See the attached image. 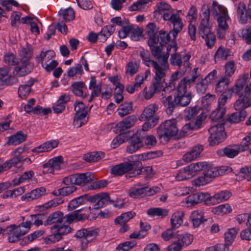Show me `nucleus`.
<instances>
[{"label": "nucleus", "instance_id": "c85d7f7f", "mask_svg": "<svg viewBox=\"0 0 251 251\" xmlns=\"http://www.w3.org/2000/svg\"><path fill=\"white\" fill-rule=\"evenodd\" d=\"M72 91L76 96L81 97L83 99L87 96V94H83V90L86 89L85 84L82 81L73 82L71 85Z\"/></svg>", "mask_w": 251, "mask_h": 251}, {"label": "nucleus", "instance_id": "bf43d9fd", "mask_svg": "<svg viewBox=\"0 0 251 251\" xmlns=\"http://www.w3.org/2000/svg\"><path fill=\"white\" fill-rule=\"evenodd\" d=\"M232 211V208L229 204H221L215 207L213 212L214 214L218 215H222L230 213Z\"/></svg>", "mask_w": 251, "mask_h": 251}, {"label": "nucleus", "instance_id": "5fc2aeb1", "mask_svg": "<svg viewBox=\"0 0 251 251\" xmlns=\"http://www.w3.org/2000/svg\"><path fill=\"white\" fill-rule=\"evenodd\" d=\"M212 12L213 14L217 17L227 14L226 8L224 6L218 4L215 0L212 2Z\"/></svg>", "mask_w": 251, "mask_h": 251}, {"label": "nucleus", "instance_id": "9d476101", "mask_svg": "<svg viewBox=\"0 0 251 251\" xmlns=\"http://www.w3.org/2000/svg\"><path fill=\"white\" fill-rule=\"evenodd\" d=\"M191 55L186 54L184 56H181L178 53H175L170 57V61L171 64L175 66H177L179 69H187L190 66L189 60Z\"/></svg>", "mask_w": 251, "mask_h": 251}, {"label": "nucleus", "instance_id": "1a4fd4ad", "mask_svg": "<svg viewBox=\"0 0 251 251\" xmlns=\"http://www.w3.org/2000/svg\"><path fill=\"white\" fill-rule=\"evenodd\" d=\"M142 128L135 133L130 139V144L126 147V151L133 153L143 146V140L145 137V132Z\"/></svg>", "mask_w": 251, "mask_h": 251}, {"label": "nucleus", "instance_id": "37998d69", "mask_svg": "<svg viewBox=\"0 0 251 251\" xmlns=\"http://www.w3.org/2000/svg\"><path fill=\"white\" fill-rule=\"evenodd\" d=\"M104 157V153L101 151H94L84 155L83 158L88 162L98 161Z\"/></svg>", "mask_w": 251, "mask_h": 251}, {"label": "nucleus", "instance_id": "2f4dec72", "mask_svg": "<svg viewBox=\"0 0 251 251\" xmlns=\"http://www.w3.org/2000/svg\"><path fill=\"white\" fill-rule=\"evenodd\" d=\"M152 168L151 167H147L146 168H143L142 167V164L141 162H140V165L137 166L136 164L135 166L133 168L132 171L126 174V178H129L131 177H135L138 175L142 174L145 172L151 171Z\"/></svg>", "mask_w": 251, "mask_h": 251}, {"label": "nucleus", "instance_id": "5701e85b", "mask_svg": "<svg viewBox=\"0 0 251 251\" xmlns=\"http://www.w3.org/2000/svg\"><path fill=\"white\" fill-rule=\"evenodd\" d=\"M163 97L160 99L161 102L166 107V111L168 114H172L175 108L177 107L176 102L175 101V97L173 98L172 95L164 96L162 93Z\"/></svg>", "mask_w": 251, "mask_h": 251}, {"label": "nucleus", "instance_id": "412c9836", "mask_svg": "<svg viewBox=\"0 0 251 251\" xmlns=\"http://www.w3.org/2000/svg\"><path fill=\"white\" fill-rule=\"evenodd\" d=\"M89 89L92 90L88 100L89 102H91L95 97H98L101 93V83L100 82L97 83L95 76H91L90 77Z\"/></svg>", "mask_w": 251, "mask_h": 251}, {"label": "nucleus", "instance_id": "864d4df0", "mask_svg": "<svg viewBox=\"0 0 251 251\" xmlns=\"http://www.w3.org/2000/svg\"><path fill=\"white\" fill-rule=\"evenodd\" d=\"M238 36L248 44H251V26H247L238 31Z\"/></svg>", "mask_w": 251, "mask_h": 251}, {"label": "nucleus", "instance_id": "6e6d98bb", "mask_svg": "<svg viewBox=\"0 0 251 251\" xmlns=\"http://www.w3.org/2000/svg\"><path fill=\"white\" fill-rule=\"evenodd\" d=\"M206 164L207 162H200L191 164L188 166L191 174L193 175V176H194L198 172L203 171V172H204Z\"/></svg>", "mask_w": 251, "mask_h": 251}, {"label": "nucleus", "instance_id": "ddd939ff", "mask_svg": "<svg viewBox=\"0 0 251 251\" xmlns=\"http://www.w3.org/2000/svg\"><path fill=\"white\" fill-rule=\"evenodd\" d=\"M135 215V212L132 211H129L122 214L115 219V224L122 226L119 229L120 232L124 233L129 229V226L126 224V223L133 218Z\"/></svg>", "mask_w": 251, "mask_h": 251}, {"label": "nucleus", "instance_id": "aec40b11", "mask_svg": "<svg viewBox=\"0 0 251 251\" xmlns=\"http://www.w3.org/2000/svg\"><path fill=\"white\" fill-rule=\"evenodd\" d=\"M203 150V146L198 144L192 147L189 151L183 156V160L186 162H191L199 157Z\"/></svg>", "mask_w": 251, "mask_h": 251}, {"label": "nucleus", "instance_id": "e433bc0d", "mask_svg": "<svg viewBox=\"0 0 251 251\" xmlns=\"http://www.w3.org/2000/svg\"><path fill=\"white\" fill-rule=\"evenodd\" d=\"M133 110L132 102L131 101L125 102L119 106L118 109V115L120 117H123L130 114Z\"/></svg>", "mask_w": 251, "mask_h": 251}, {"label": "nucleus", "instance_id": "de8ad7c7", "mask_svg": "<svg viewBox=\"0 0 251 251\" xmlns=\"http://www.w3.org/2000/svg\"><path fill=\"white\" fill-rule=\"evenodd\" d=\"M219 156H226L229 158H233L235 156V149L231 146H228L223 149L217 151Z\"/></svg>", "mask_w": 251, "mask_h": 251}, {"label": "nucleus", "instance_id": "9b49d317", "mask_svg": "<svg viewBox=\"0 0 251 251\" xmlns=\"http://www.w3.org/2000/svg\"><path fill=\"white\" fill-rule=\"evenodd\" d=\"M63 162L62 156H58L50 159L48 162L42 165L43 173L44 174H54V171L61 169Z\"/></svg>", "mask_w": 251, "mask_h": 251}, {"label": "nucleus", "instance_id": "f3484780", "mask_svg": "<svg viewBox=\"0 0 251 251\" xmlns=\"http://www.w3.org/2000/svg\"><path fill=\"white\" fill-rule=\"evenodd\" d=\"M33 66V64L30 61H26L24 59L21 60V63L15 68L16 75L19 76L26 75L32 71Z\"/></svg>", "mask_w": 251, "mask_h": 251}, {"label": "nucleus", "instance_id": "052dcab7", "mask_svg": "<svg viewBox=\"0 0 251 251\" xmlns=\"http://www.w3.org/2000/svg\"><path fill=\"white\" fill-rule=\"evenodd\" d=\"M134 25L131 24L128 21V23L124 24L122 26V28L118 32V35L121 39H123L127 37L128 34L131 32Z\"/></svg>", "mask_w": 251, "mask_h": 251}, {"label": "nucleus", "instance_id": "a878e982", "mask_svg": "<svg viewBox=\"0 0 251 251\" xmlns=\"http://www.w3.org/2000/svg\"><path fill=\"white\" fill-rule=\"evenodd\" d=\"M64 220V216L62 212L57 211L50 214L44 222V226L50 225L54 224H61Z\"/></svg>", "mask_w": 251, "mask_h": 251}, {"label": "nucleus", "instance_id": "69168bd1", "mask_svg": "<svg viewBox=\"0 0 251 251\" xmlns=\"http://www.w3.org/2000/svg\"><path fill=\"white\" fill-rule=\"evenodd\" d=\"M52 230H55L60 236L62 238V236L67 234L71 232L72 228L68 225H54L51 228Z\"/></svg>", "mask_w": 251, "mask_h": 251}, {"label": "nucleus", "instance_id": "a18cd8bd", "mask_svg": "<svg viewBox=\"0 0 251 251\" xmlns=\"http://www.w3.org/2000/svg\"><path fill=\"white\" fill-rule=\"evenodd\" d=\"M184 214L182 212H175L171 218V223L172 228L178 227L182 223Z\"/></svg>", "mask_w": 251, "mask_h": 251}, {"label": "nucleus", "instance_id": "20e7f679", "mask_svg": "<svg viewBox=\"0 0 251 251\" xmlns=\"http://www.w3.org/2000/svg\"><path fill=\"white\" fill-rule=\"evenodd\" d=\"M249 76L248 73L244 74L239 75L236 81V95L238 96L236 103L242 107L251 95V90L247 84Z\"/></svg>", "mask_w": 251, "mask_h": 251}, {"label": "nucleus", "instance_id": "09e8293b", "mask_svg": "<svg viewBox=\"0 0 251 251\" xmlns=\"http://www.w3.org/2000/svg\"><path fill=\"white\" fill-rule=\"evenodd\" d=\"M203 174L205 176L208 180H209L211 178L219 176V173L218 172V167H214L207 163Z\"/></svg>", "mask_w": 251, "mask_h": 251}, {"label": "nucleus", "instance_id": "680f3d73", "mask_svg": "<svg viewBox=\"0 0 251 251\" xmlns=\"http://www.w3.org/2000/svg\"><path fill=\"white\" fill-rule=\"evenodd\" d=\"M140 56L142 58L144 63L148 67H152L156 61L151 58V55L148 50H143L140 51Z\"/></svg>", "mask_w": 251, "mask_h": 251}, {"label": "nucleus", "instance_id": "f8f14e48", "mask_svg": "<svg viewBox=\"0 0 251 251\" xmlns=\"http://www.w3.org/2000/svg\"><path fill=\"white\" fill-rule=\"evenodd\" d=\"M159 39H148V45L150 47V51L152 56H153L158 61H160L162 59H163V57L166 55H167L168 58L169 54L168 52L164 53L162 51V48L157 45Z\"/></svg>", "mask_w": 251, "mask_h": 251}, {"label": "nucleus", "instance_id": "393cba45", "mask_svg": "<svg viewBox=\"0 0 251 251\" xmlns=\"http://www.w3.org/2000/svg\"><path fill=\"white\" fill-rule=\"evenodd\" d=\"M46 192V189L44 187H40L35 189L30 192L27 193L21 197L22 201L26 200L27 201H31L37 199L43 196Z\"/></svg>", "mask_w": 251, "mask_h": 251}, {"label": "nucleus", "instance_id": "c03bdc74", "mask_svg": "<svg viewBox=\"0 0 251 251\" xmlns=\"http://www.w3.org/2000/svg\"><path fill=\"white\" fill-rule=\"evenodd\" d=\"M86 202L87 195L85 194L71 201L68 204V208L70 210H73L80 205L85 204Z\"/></svg>", "mask_w": 251, "mask_h": 251}, {"label": "nucleus", "instance_id": "7c9ffc66", "mask_svg": "<svg viewBox=\"0 0 251 251\" xmlns=\"http://www.w3.org/2000/svg\"><path fill=\"white\" fill-rule=\"evenodd\" d=\"M190 218L195 227H199L206 220L204 218L203 212L201 210H196L192 212Z\"/></svg>", "mask_w": 251, "mask_h": 251}, {"label": "nucleus", "instance_id": "bb28decb", "mask_svg": "<svg viewBox=\"0 0 251 251\" xmlns=\"http://www.w3.org/2000/svg\"><path fill=\"white\" fill-rule=\"evenodd\" d=\"M206 118V116L201 113L197 117L195 121L190 122V123L185 124L183 127V130H195L201 128L202 123L204 122Z\"/></svg>", "mask_w": 251, "mask_h": 251}, {"label": "nucleus", "instance_id": "4c0bfd02", "mask_svg": "<svg viewBox=\"0 0 251 251\" xmlns=\"http://www.w3.org/2000/svg\"><path fill=\"white\" fill-rule=\"evenodd\" d=\"M186 71V69H179V71H176L173 73L172 75L170 78V81L171 82H170L169 86H166L163 88V91L165 92L169 90V89L170 91L173 90V89L175 88V84L173 82L181 78L183 75Z\"/></svg>", "mask_w": 251, "mask_h": 251}, {"label": "nucleus", "instance_id": "f704fd0d", "mask_svg": "<svg viewBox=\"0 0 251 251\" xmlns=\"http://www.w3.org/2000/svg\"><path fill=\"white\" fill-rule=\"evenodd\" d=\"M27 138V135L19 131L9 137L8 144L9 145H18L25 141Z\"/></svg>", "mask_w": 251, "mask_h": 251}, {"label": "nucleus", "instance_id": "79ce46f5", "mask_svg": "<svg viewBox=\"0 0 251 251\" xmlns=\"http://www.w3.org/2000/svg\"><path fill=\"white\" fill-rule=\"evenodd\" d=\"M230 50L224 47H220L214 54V60L216 62L219 60H226L230 54Z\"/></svg>", "mask_w": 251, "mask_h": 251}, {"label": "nucleus", "instance_id": "ea45409f", "mask_svg": "<svg viewBox=\"0 0 251 251\" xmlns=\"http://www.w3.org/2000/svg\"><path fill=\"white\" fill-rule=\"evenodd\" d=\"M115 30L113 25H107L104 26L100 32L99 33V40L101 42H105L108 38L114 32Z\"/></svg>", "mask_w": 251, "mask_h": 251}, {"label": "nucleus", "instance_id": "603ef678", "mask_svg": "<svg viewBox=\"0 0 251 251\" xmlns=\"http://www.w3.org/2000/svg\"><path fill=\"white\" fill-rule=\"evenodd\" d=\"M234 92L233 88L228 89L227 91L223 93L218 100V107L220 108H225L224 107L226 103L227 100L230 98Z\"/></svg>", "mask_w": 251, "mask_h": 251}, {"label": "nucleus", "instance_id": "6ab92c4d", "mask_svg": "<svg viewBox=\"0 0 251 251\" xmlns=\"http://www.w3.org/2000/svg\"><path fill=\"white\" fill-rule=\"evenodd\" d=\"M237 13L239 16V21L240 23L243 24L246 23L247 21V15L248 13L249 17L251 20V0H250L248 5V10L246 8V5L244 2L239 3Z\"/></svg>", "mask_w": 251, "mask_h": 251}, {"label": "nucleus", "instance_id": "4468645a", "mask_svg": "<svg viewBox=\"0 0 251 251\" xmlns=\"http://www.w3.org/2000/svg\"><path fill=\"white\" fill-rule=\"evenodd\" d=\"M98 234V229L92 228H82L78 230L75 235L77 238H81L84 243H89L95 239Z\"/></svg>", "mask_w": 251, "mask_h": 251}, {"label": "nucleus", "instance_id": "0eeeda50", "mask_svg": "<svg viewBox=\"0 0 251 251\" xmlns=\"http://www.w3.org/2000/svg\"><path fill=\"white\" fill-rule=\"evenodd\" d=\"M210 136L208 138L209 145L213 146L223 142L226 137L223 124L212 126L209 129Z\"/></svg>", "mask_w": 251, "mask_h": 251}, {"label": "nucleus", "instance_id": "f03ea898", "mask_svg": "<svg viewBox=\"0 0 251 251\" xmlns=\"http://www.w3.org/2000/svg\"><path fill=\"white\" fill-rule=\"evenodd\" d=\"M156 131L160 142L166 143L178 132L176 122L174 119L167 120L157 127Z\"/></svg>", "mask_w": 251, "mask_h": 251}, {"label": "nucleus", "instance_id": "13d9d810", "mask_svg": "<svg viewBox=\"0 0 251 251\" xmlns=\"http://www.w3.org/2000/svg\"><path fill=\"white\" fill-rule=\"evenodd\" d=\"M192 177L193 175L191 174L188 166H187L178 171L176 176V178L178 181H182L191 178Z\"/></svg>", "mask_w": 251, "mask_h": 251}, {"label": "nucleus", "instance_id": "dca6fc26", "mask_svg": "<svg viewBox=\"0 0 251 251\" xmlns=\"http://www.w3.org/2000/svg\"><path fill=\"white\" fill-rule=\"evenodd\" d=\"M84 209V208H81L66 215L64 216V220H65L67 223L71 224L74 222L82 221L85 219H88L89 217V215L79 213L80 211Z\"/></svg>", "mask_w": 251, "mask_h": 251}, {"label": "nucleus", "instance_id": "a211bd4d", "mask_svg": "<svg viewBox=\"0 0 251 251\" xmlns=\"http://www.w3.org/2000/svg\"><path fill=\"white\" fill-rule=\"evenodd\" d=\"M109 203H113L114 201L110 199L109 194L107 193L99 194V198L97 201V204H95L93 208L89 207L85 209V211L90 212L93 209H98L99 208L107 205Z\"/></svg>", "mask_w": 251, "mask_h": 251}, {"label": "nucleus", "instance_id": "4d7b16f0", "mask_svg": "<svg viewBox=\"0 0 251 251\" xmlns=\"http://www.w3.org/2000/svg\"><path fill=\"white\" fill-rule=\"evenodd\" d=\"M58 14L62 16L65 21H70L74 19L75 11L71 7H69L65 9H60L58 12Z\"/></svg>", "mask_w": 251, "mask_h": 251}, {"label": "nucleus", "instance_id": "0e129e2a", "mask_svg": "<svg viewBox=\"0 0 251 251\" xmlns=\"http://www.w3.org/2000/svg\"><path fill=\"white\" fill-rule=\"evenodd\" d=\"M147 214L151 216H161L164 217L167 216L168 214V211L166 209H162L161 208H151L148 210Z\"/></svg>", "mask_w": 251, "mask_h": 251}, {"label": "nucleus", "instance_id": "49530a36", "mask_svg": "<svg viewBox=\"0 0 251 251\" xmlns=\"http://www.w3.org/2000/svg\"><path fill=\"white\" fill-rule=\"evenodd\" d=\"M251 178V167L245 166L242 168L238 174L236 175V181H241L243 179L250 180Z\"/></svg>", "mask_w": 251, "mask_h": 251}, {"label": "nucleus", "instance_id": "6e6552de", "mask_svg": "<svg viewBox=\"0 0 251 251\" xmlns=\"http://www.w3.org/2000/svg\"><path fill=\"white\" fill-rule=\"evenodd\" d=\"M133 156H131L128 157L127 161L111 167L110 169L111 174L114 176H121L127 172L131 171L136 164L137 166L140 165V162L133 161L130 160V159H132Z\"/></svg>", "mask_w": 251, "mask_h": 251}, {"label": "nucleus", "instance_id": "e2e57ef3", "mask_svg": "<svg viewBox=\"0 0 251 251\" xmlns=\"http://www.w3.org/2000/svg\"><path fill=\"white\" fill-rule=\"evenodd\" d=\"M230 83L228 78L224 77L222 78L215 85V91L216 92L221 93L224 91Z\"/></svg>", "mask_w": 251, "mask_h": 251}, {"label": "nucleus", "instance_id": "7ed1b4c3", "mask_svg": "<svg viewBox=\"0 0 251 251\" xmlns=\"http://www.w3.org/2000/svg\"><path fill=\"white\" fill-rule=\"evenodd\" d=\"M158 109V106L155 103L149 104L144 109L139 118L140 121H145L142 126L143 130L148 131L158 123L159 116L155 114Z\"/></svg>", "mask_w": 251, "mask_h": 251}, {"label": "nucleus", "instance_id": "c9c22d12", "mask_svg": "<svg viewBox=\"0 0 251 251\" xmlns=\"http://www.w3.org/2000/svg\"><path fill=\"white\" fill-rule=\"evenodd\" d=\"M75 185H84L92 180V175L89 173L75 174Z\"/></svg>", "mask_w": 251, "mask_h": 251}, {"label": "nucleus", "instance_id": "2eb2a0df", "mask_svg": "<svg viewBox=\"0 0 251 251\" xmlns=\"http://www.w3.org/2000/svg\"><path fill=\"white\" fill-rule=\"evenodd\" d=\"M3 230L6 232L7 234H9L8 237V241L10 243H15L18 241L20 237L25 235L22 231V229L16 227L15 225H12L7 227Z\"/></svg>", "mask_w": 251, "mask_h": 251}, {"label": "nucleus", "instance_id": "b1692460", "mask_svg": "<svg viewBox=\"0 0 251 251\" xmlns=\"http://www.w3.org/2000/svg\"><path fill=\"white\" fill-rule=\"evenodd\" d=\"M58 143V141L56 140L47 142L34 148L32 151L37 153L49 151L57 147Z\"/></svg>", "mask_w": 251, "mask_h": 251}, {"label": "nucleus", "instance_id": "72a5a7b5", "mask_svg": "<svg viewBox=\"0 0 251 251\" xmlns=\"http://www.w3.org/2000/svg\"><path fill=\"white\" fill-rule=\"evenodd\" d=\"M34 80L30 79L27 82L26 84L21 85L19 86L18 89V95L19 97L22 99H26L31 92L30 87L33 85Z\"/></svg>", "mask_w": 251, "mask_h": 251}, {"label": "nucleus", "instance_id": "3c124183", "mask_svg": "<svg viewBox=\"0 0 251 251\" xmlns=\"http://www.w3.org/2000/svg\"><path fill=\"white\" fill-rule=\"evenodd\" d=\"M147 186H143L141 188L136 189H130L129 190V196L134 199H138L146 196V189H148Z\"/></svg>", "mask_w": 251, "mask_h": 251}, {"label": "nucleus", "instance_id": "cd10ccee", "mask_svg": "<svg viewBox=\"0 0 251 251\" xmlns=\"http://www.w3.org/2000/svg\"><path fill=\"white\" fill-rule=\"evenodd\" d=\"M55 55V52L52 50L46 51H42L38 56L36 57V61L38 63H41L42 67Z\"/></svg>", "mask_w": 251, "mask_h": 251}, {"label": "nucleus", "instance_id": "8fccbe9b", "mask_svg": "<svg viewBox=\"0 0 251 251\" xmlns=\"http://www.w3.org/2000/svg\"><path fill=\"white\" fill-rule=\"evenodd\" d=\"M87 112L75 113L74 119V125L77 128L80 127L87 122Z\"/></svg>", "mask_w": 251, "mask_h": 251}, {"label": "nucleus", "instance_id": "423d86ee", "mask_svg": "<svg viewBox=\"0 0 251 251\" xmlns=\"http://www.w3.org/2000/svg\"><path fill=\"white\" fill-rule=\"evenodd\" d=\"M168 60L167 55H166L163 57V59L160 61H156L152 66L155 72L154 81L156 82L158 84L163 85L164 83V78L169 69V64Z\"/></svg>", "mask_w": 251, "mask_h": 251}, {"label": "nucleus", "instance_id": "473e14b6", "mask_svg": "<svg viewBox=\"0 0 251 251\" xmlns=\"http://www.w3.org/2000/svg\"><path fill=\"white\" fill-rule=\"evenodd\" d=\"M231 196V193L228 191H222L211 197V203L215 204L223 201L227 200Z\"/></svg>", "mask_w": 251, "mask_h": 251}, {"label": "nucleus", "instance_id": "338daca9", "mask_svg": "<svg viewBox=\"0 0 251 251\" xmlns=\"http://www.w3.org/2000/svg\"><path fill=\"white\" fill-rule=\"evenodd\" d=\"M200 109L201 108L198 105L187 108L184 111L185 119L190 120L198 114Z\"/></svg>", "mask_w": 251, "mask_h": 251}, {"label": "nucleus", "instance_id": "4be33fe9", "mask_svg": "<svg viewBox=\"0 0 251 251\" xmlns=\"http://www.w3.org/2000/svg\"><path fill=\"white\" fill-rule=\"evenodd\" d=\"M137 121V119L135 115H130L120 122L117 125V127L120 132H123L132 127Z\"/></svg>", "mask_w": 251, "mask_h": 251}, {"label": "nucleus", "instance_id": "c756f323", "mask_svg": "<svg viewBox=\"0 0 251 251\" xmlns=\"http://www.w3.org/2000/svg\"><path fill=\"white\" fill-rule=\"evenodd\" d=\"M171 22L173 25V29L170 31V33L175 39L178 33L182 30L183 25L181 19L178 15L176 16Z\"/></svg>", "mask_w": 251, "mask_h": 251}, {"label": "nucleus", "instance_id": "39448f33", "mask_svg": "<svg viewBox=\"0 0 251 251\" xmlns=\"http://www.w3.org/2000/svg\"><path fill=\"white\" fill-rule=\"evenodd\" d=\"M191 86V85L187 84L183 81H180L178 83L176 91L174 95L177 106H187L190 103L193 97L191 92H187V88Z\"/></svg>", "mask_w": 251, "mask_h": 251}, {"label": "nucleus", "instance_id": "58836bf2", "mask_svg": "<svg viewBox=\"0 0 251 251\" xmlns=\"http://www.w3.org/2000/svg\"><path fill=\"white\" fill-rule=\"evenodd\" d=\"M76 189L77 187L75 185H66L65 187H62L57 190L53 191L52 194L55 196H67L75 192Z\"/></svg>", "mask_w": 251, "mask_h": 251}, {"label": "nucleus", "instance_id": "a19ab883", "mask_svg": "<svg viewBox=\"0 0 251 251\" xmlns=\"http://www.w3.org/2000/svg\"><path fill=\"white\" fill-rule=\"evenodd\" d=\"M163 86V85L158 84L156 82L153 81L149 89L147 88L144 89L145 98L146 99H151L155 93L159 91Z\"/></svg>", "mask_w": 251, "mask_h": 251}, {"label": "nucleus", "instance_id": "f257e3e1", "mask_svg": "<svg viewBox=\"0 0 251 251\" xmlns=\"http://www.w3.org/2000/svg\"><path fill=\"white\" fill-rule=\"evenodd\" d=\"M210 9H206L202 12L201 20L198 27V34L204 39L208 48H211L215 43L216 37L211 31V26L209 24Z\"/></svg>", "mask_w": 251, "mask_h": 251}, {"label": "nucleus", "instance_id": "774afa93", "mask_svg": "<svg viewBox=\"0 0 251 251\" xmlns=\"http://www.w3.org/2000/svg\"><path fill=\"white\" fill-rule=\"evenodd\" d=\"M126 74L127 76H132L138 70V65L136 62H129L126 65Z\"/></svg>", "mask_w": 251, "mask_h": 251}]
</instances>
